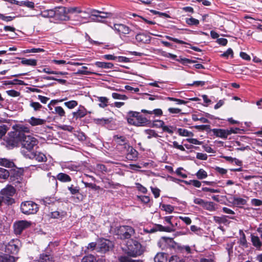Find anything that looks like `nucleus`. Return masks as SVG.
Listing matches in <instances>:
<instances>
[{
	"instance_id": "nucleus-1",
	"label": "nucleus",
	"mask_w": 262,
	"mask_h": 262,
	"mask_svg": "<svg viewBox=\"0 0 262 262\" xmlns=\"http://www.w3.org/2000/svg\"><path fill=\"white\" fill-rule=\"evenodd\" d=\"M127 253L130 256L136 257L141 255L143 251V248L140 243L132 239H129L126 243Z\"/></svg>"
},
{
	"instance_id": "nucleus-2",
	"label": "nucleus",
	"mask_w": 262,
	"mask_h": 262,
	"mask_svg": "<svg viewBox=\"0 0 262 262\" xmlns=\"http://www.w3.org/2000/svg\"><path fill=\"white\" fill-rule=\"evenodd\" d=\"M127 122L129 124L137 126H145L148 123V120L140 115L139 112L130 111L128 113Z\"/></svg>"
},
{
	"instance_id": "nucleus-3",
	"label": "nucleus",
	"mask_w": 262,
	"mask_h": 262,
	"mask_svg": "<svg viewBox=\"0 0 262 262\" xmlns=\"http://www.w3.org/2000/svg\"><path fill=\"white\" fill-rule=\"evenodd\" d=\"M21 136L19 132H11L8 134V137L5 140L4 144L9 149L17 146L23 139Z\"/></svg>"
},
{
	"instance_id": "nucleus-4",
	"label": "nucleus",
	"mask_w": 262,
	"mask_h": 262,
	"mask_svg": "<svg viewBox=\"0 0 262 262\" xmlns=\"http://www.w3.org/2000/svg\"><path fill=\"white\" fill-rule=\"evenodd\" d=\"M38 209V205L33 201H25L20 204L21 212L26 215L36 214Z\"/></svg>"
},
{
	"instance_id": "nucleus-5",
	"label": "nucleus",
	"mask_w": 262,
	"mask_h": 262,
	"mask_svg": "<svg viewBox=\"0 0 262 262\" xmlns=\"http://www.w3.org/2000/svg\"><path fill=\"white\" fill-rule=\"evenodd\" d=\"M111 27L122 39H126L127 35L130 34L133 32V30L128 26L123 24H115Z\"/></svg>"
},
{
	"instance_id": "nucleus-6",
	"label": "nucleus",
	"mask_w": 262,
	"mask_h": 262,
	"mask_svg": "<svg viewBox=\"0 0 262 262\" xmlns=\"http://www.w3.org/2000/svg\"><path fill=\"white\" fill-rule=\"evenodd\" d=\"M21 144L22 147L24 149H27V151H25L24 150H22L24 152L29 153L32 152L31 150L33 148L37 146L38 144V140L34 137L31 135H28L26 137L23 138L22 139Z\"/></svg>"
},
{
	"instance_id": "nucleus-7",
	"label": "nucleus",
	"mask_w": 262,
	"mask_h": 262,
	"mask_svg": "<svg viewBox=\"0 0 262 262\" xmlns=\"http://www.w3.org/2000/svg\"><path fill=\"white\" fill-rule=\"evenodd\" d=\"M21 246V243L18 239H13L5 246V251L9 254H16Z\"/></svg>"
},
{
	"instance_id": "nucleus-8",
	"label": "nucleus",
	"mask_w": 262,
	"mask_h": 262,
	"mask_svg": "<svg viewBox=\"0 0 262 262\" xmlns=\"http://www.w3.org/2000/svg\"><path fill=\"white\" fill-rule=\"evenodd\" d=\"M134 233V229L129 226H120L117 230V234L122 239H129Z\"/></svg>"
},
{
	"instance_id": "nucleus-9",
	"label": "nucleus",
	"mask_w": 262,
	"mask_h": 262,
	"mask_svg": "<svg viewBox=\"0 0 262 262\" xmlns=\"http://www.w3.org/2000/svg\"><path fill=\"white\" fill-rule=\"evenodd\" d=\"M113 247L112 243L109 240L101 239L97 242V251L105 253L108 251Z\"/></svg>"
},
{
	"instance_id": "nucleus-10",
	"label": "nucleus",
	"mask_w": 262,
	"mask_h": 262,
	"mask_svg": "<svg viewBox=\"0 0 262 262\" xmlns=\"http://www.w3.org/2000/svg\"><path fill=\"white\" fill-rule=\"evenodd\" d=\"M22 154L26 158L34 159L39 162H46L47 159V157L43 153L38 151H32L29 153L24 152L23 151Z\"/></svg>"
},
{
	"instance_id": "nucleus-11",
	"label": "nucleus",
	"mask_w": 262,
	"mask_h": 262,
	"mask_svg": "<svg viewBox=\"0 0 262 262\" xmlns=\"http://www.w3.org/2000/svg\"><path fill=\"white\" fill-rule=\"evenodd\" d=\"M31 222L26 220L18 221L14 223V231L16 234H20L23 231L31 226Z\"/></svg>"
},
{
	"instance_id": "nucleus-12",
	"label": "nucleus",
	"mask_w": 262,
	"mask_h": 262,
	"mask_svg": "<svg viewBox=\"0 0 262 262\" xmlns=\"http://www.w3.org/2000/svg\"><path fill=\"white\" fill-rule=\"evenodd\" d=\"M55 16L56 19L61 20H69V18L67 16L68 11H66V8L64 7H57L54 8Z\"/></svg>"
},
{
	"instance_id": "nucleus-13",
	"label": "nucleus",
	"mask_w": 262,
	"mask_h": 262,
	"mask_svg": "<svg viewBox=\"0 0 262 262\" xmlns=\"http://www.w3.org/2000/svg\"><path fill=\"white\" fill-rule=\"evenodd\" d=\"M126 149V158L128 160H136L138 157V152L132 146L129 144H125V148Z\"/></svg>"
},
{
	"instance_id": "nucleus-14",
	"label": "nucleus",
	"mask_w": 262,
	"mask_h": 262,
	"mask_svg": "<svg viewBox=\"0 0 262 262\" xmlns=\"http://www.w3.org/2000/svg\"><path fill=\"white\" fill-rule=\"evenodd\" d=\"M72 114L73 118L77 120L85 117L87 114V110L84 106L80 105L77 110L73 112Z\"/></svg>"
},
{
	"instance_id": "nucleus-15",
	"label": "nucleus",
	"mask_w": 262,
	"mask_h": 262,
	"mask_svg": "<svg viewBox=\"0 0 262 262\" xmlns=\"http://www.w3.org/2000/svg\"><path fill=\"white\" fill-rule=\"evenodd\" d=\"M26 121L32 126L43 125L45 124L47 122L46 119L37 118L33 116L27 120Z\"/></svg>"
},
{
	"instance_id": "nucleus-16",
	"label": "nucleus",
	"mask_w": 262,
	"mask_h": 262,
	"mask_svg": "<svg viewBox=\"0 0 262 262\" xmlns=\"http://www.w3.org/2000/svg\"><path fill=\"white\" fill-rule=\"evenodd\" d=\"M211 132L216 137H219L223 139H226L228 136L227 129L221 128H213Z\"/></svg>"
},
{
	"instance_id": "nucleus-17",
	"label": "nucleus",
	"mask_w": 262,
	"mask_h": 262,
	"mask_svg": "<svg viewBox=\"0 0 262 262\" xmlns=\"http://www.w3.org/2000/svg\"><path fill=\"white\" fill-rule=\"evenodd\" d=\"M136 40L141 43H148L150 41V37L145 34L139 33L136 36Z\"/></svg>"
},
{
	"instance_id": "nucleus-18",
	"label": "nucleus",
	"mask_w": 262,
	"mask_h": 262,
	"mask_svg": "<svg viewBox=\"0 0 262 262\" xmlns=\"http://www.w3.org/2000/svg\"><path fill=\"white\" fill-rule=\"evenodd\" d=\"M34 16L38 18H39L40 16L44 18H53L55 16L54 8L45 10L42 11L40 14Z\"/></svg>"
},
{
	"instance_id": "nucleus-19",
	"label": "nucleus",
	"mask_w": 262,
	"mask_h": 262,
	"mask_svg": "<svg viewBox=\"0 0 262 262\" xmlns=\"http://www.w3.org/2000/svg\"><path fill=\"white\" fill-rule=\"evenodd\" d=\"M95 65L98 68L105 69H111L114 68L113 63L108 62L96 61L95 62Z\"/></svg>"
},
{
	"instance_id": "nucleus-20",
	"label": "nucleus",
	"mask_w": 262,
	"mask_h": 262,
	"mask_svg": "<svg viewBox=\"0 0 262 262\" xmlns=\"http://www.w3.org/2000/svg\"><path fill=\"white\" fill-rule=\"evenodd\" d=\"M239 234L240 238L238 241V244L243 248H247L248 247V242L247 241L246 235L243 230H239Z\"/></svg>"
},
{
	"instance_id": "nucleus-21",
	"label": "nucleus",
	"mask_w": 262,
	"mask_h": 262,
	"mask_svg": "<svg viewBox=\"0 0 262 262\" xmlns=\"http://www.w3.org/2000/svg\"><path fill=\"white\" fill-rule=\"evenodd\" d=\"M15 132H19L21 135V138L23 139V138L27 136L25 135V133H29L30 132V127L27 126L21 125L19 126H18V128Z\"/></svg>"
},
{
	"instance_id": "nucleus-22",
	"label": "nucleus",
	"mask_w": 262,
	"mask_h": 262,
	"mask_svg": "<svg viewBox=\"0 0 262 262\" xmlns=\"http://www.w3.org/2000/svg\"><path fill=\"white\" fill-rule=\"evenodd\" d=\"M29 106L35 113L40 111L41 109L43 108V106L39 102L33 101L32 100L30 101Z\"/></svg>"
},
{
	"instance_id": "nucleus-23",
	"label": "nucleus",
	"mask_w": 262,
	"mask_h": 262,
	"mask_svg": "<svg viewBox=\"0 0 262 262\" xmlns=\"http://www.w3.org/2000/svg\"><path fill=\"white\" fill-rule=\"evenodd\" d=\"M251 241L253 246H254L257 249H260L262 245V244L259 239V237L257 236L251 234Z\"/></svg>"
},
{
	"instance_id": "nucleus-24",
	"label": "nucleus",
	"mask_w": 262,
	"mask_h": 262,
	"mask_svg": "<svg viewBox=\"0 0 262 262\" xmlns=\"http://www.w3.org/2000/svg\"><path fill=\"white\" fill-rule=\"evenodd\" d=\"M155 262H166L167 254L163 252L158 253L154 258Z\"/></svg>"
},
{
	"instance_id": "nucleus-25",
	"label": "nucleus",
	"mask_w": 262,
	"mask_h": 262,
	"mask_svg": "<svg viewBox=\"0 0 262 262\" xmlns=\"http://www.w3.org/2000/svg\"><path fill=\"white\" fill-rule=\"evenodd\" d=\"M232 200L233 204L238 207L244 205L247 203V200L246 199L239 197L233 196Z\"/></svg>"
},
{
	"instance_id": "nucleus-26",
	"label": "nucleus",
	"mask_w": 262,
	"mask_h": 262,
	"mask_svg": "<svg viewBox=\"0 0 262 262\" xmlns=\"http://www.w3.org/2000/svg\"><path fill=\"white\" fill-rule=\"evenodd\" d=\"M203 208L209 211H214L216 210V204L212 202L205 201Z\"/></svg>"
},
{
	"instance_id": "nucleus-27",
	"label": "nucleus",
	"mask_w": 262,
	"mask_h": 262,
	"mask_svg": "<svg viewBox=\"0 0 262 262\" xmlns=\"http://www.w3.org/2000/svg\"><path fill=\"white\" fill-rule=\"evenodd\" d=\"M57 179L62 182H69L71 181V177L64 173H59L56 176Z\"/></svg>"
},
{
	"instance_id": "nucleus-28",
	"label": "nucleus",
	"mask_w": 262,
	"mask_h": 262,
	"mask_svg": "<svg viewBox=\"0 0 262 262\" xmlns=\"http://www.w3.org/2000/svg\"><path fill=\"white\" fill-rule=\"evenodd\" d=\"M52 113L57 115L60 118L66 117V112L60 106H55L54 111L52 112Z\"/></svg>"
},
{
	"instance_id": "nucleus-29",
	"label": "nucleus",
	"mask_w": 262,
	"mask_h": 262,
	"mask_svg": "<svg viewBox=\"0 0 262 262\" xmlns=\"http://www.w3.org/2000/svg\"><path fill=\"white\" fill-rule=\"evenodd\" d=\"M178 224V222L177 221V220H176V222L174 224L172 223V225H171L170 227H165L162 225H160L159 229L161 231L170 232L171 231L174 230L176 227H178L179 226Z\"/></svg>"
},
{
	"instance_id": "nucleus-30",
	"label": "nucleus",
	"mask_w": 262,
	"mask_h": 262,
	"mask_svg": "<svg viewBox=\"0 0 262 262\" xmlns=\"http://www.w3.org/2000/svg\"><path fill=\"white\" fill-rule=\"evenodd\" d=\"M114 140L117 144L123 145L124 148H125V144H128L126 142L125 137L123 136H119L118 135L115 136L114 137Z\"/></svg>"
},
{
	"instance_id": "nucleus-31",
	"label": "nucleus",
	"mask_w": 262,
	"mask_h": 262,
	"mask_svg": "<svg viewBox=\"0 0 262 262\" xmlns=\"http://www.w3.org/2000/svg\"><path fill=\"white\" fill-rule=\"evenodd\" d=\"M0 165L8 168H12L14 166L12 161L5 158L0 159Z\"/></svg>"
},
{
	"instance_id": "nucleus-32",
	"label": "nucleus",
	"mask_w": 262,
	"mask_h": 262,
	"mask_svg": "<svg viewBox=\"0 0 262 262\" xmlns=\"http://www.w3.org/2000/svg\"><path fill=\"white\" fill-rule=\"evenodd\" d=\"M39 262H53V257L49 254H40L39 259Z\"/></svg>"
},
{
	"instance_id": "nucleus-33",
	"label": "nucleus",
	"mask_w": 262,
	"mask_h": 262,
	"mask_svg": "<svg viewBox=\"0 0 262 262\" xmlns=\"http://www.w3.org/2000/svg\"><path fill=\"white\" fill-rule=\"evenodd\" d=\"M15 258L9 254H5L0 256V262H15Z\"/></svg>"
},
{
	"instance_id": "nucleus-34",
	"label": "nucleus",
	"mask_w": 262,
	"mask_h": 262,
	"mask_svg": "<svg viewBox=\"0 0 262 262\" xmlns=\"http://www.w3.org/2000/svg\"><path fill=\"white\" fill-rule=\"evenodd\" d=\"M68 189L70 192V193L72 195L80 194L81 196L79 193L80 188L79 186H74V185L71 184L70 186L68 187Z\"/></svg>"
},
{
	"instance_id": "nucleus-35",
	"label": "nucleus",
	"mask_w": 262,
	"mask_h": 262,
	"mask_svg": "<svg viewBox=\"0 0 262 262\" xmlns=\"http://www.w3.org/2000/svg\"><path fill=\"white\" fill-rule=\"evenodd\" d=\"M21 63L24 65L34 67L37 64V60L34 59L23 58Z\"/></svg>"
},
{
	"instance_id": "nucleus-36",
	"label": "nucleus",
	"mask_w": 262,
	"mask_h": 262,
	"mask_svg": "<svg viewBox=\"0 0 262 262\" xmlns=\"http://www.w3.org/2000/svg\"><path fill=\"white\" fill-rule=\"evenodd\" d=\"M141 112L143 113H147L148 114H154L155 115H156L157 116H161L163 113L162 110L160 109V108L155 109L153 111H147V110L143 109L141 110Z\"/></svg>"
},
{
	"instance_id": "nucleus-37",
	"label": "nucleus",
	"mask_w": 262,
	"mask_h": 262,
	"mask_svg": "<svg viewBox=\"0 0 262 262\" xmlns=\"http://www.w3.org/2000/svg\"><path fill=\"white\" fill-rule=\"evenodd\" d=\"M178 133L179 135L184 137H190L193 136V134L192 132L188 131L186 129L183 128H178Z\"/></svg>"
},
{
	"instance_id": "nucleus-38",
	"label": "nucleus",
	"mask_w": 262,
	"mask_h": 262,
	"mask_svg": "<svg viewBox=\"0 0 262 262\" xmlns=\"http://www.w3.org/2000/svg\"><path fill=\"white\" fill-rule=\"evenodd\" d=\"M145 134L147 136L148 139H150L152 137L157 138L159 137L156 132L153 129H148L144 130Z\"/></svg>"
},
{
	"instance_id": "nucleus-39",
	"label": "nucleus",
	"mask_w": 262,
	"mask_h": 262,
	"mask_svg": "<svg viewBox=\"0 0 262 262\" xmlns=\"http://www.w3.org/2000/svg\"><path fill=\"white\" fill-rule=\"evenodd\" d=\"M119 260L120 262H142L141 260H133L128 256L126 255L120 256L119 257Z\"/></svg>"
},
{
	"instance_id": "nucleus-40",
	"label": "nucleus",
	"mask_w": 262,
	"mask_h": 262,
	"mask_svg": "<svg viewBox=\"0 0 262 262\" xmlns=\"http://www.w3.org/2000/svg\"><path fill=\"white\" fill-rule=\"evenodd\" d=\"M99 13H101L100 11L93 9H89L88 12L84 11L83 12L84 14H88L89 15L95 17L96 18H98Z\"/></svg>"
},
{
	"instance_id": "nucleus-41",
	"label": "nucleus",
	"mask_w": 262,
	"mask_h": 262,
	"mask_svg": "<svg viewBox=\"0 0 262 262\" xmlns=\"http://www.w3.org/2000/svg\"><path fill=\"white\" fill-rule=\"evenodd\" d=\"M64 105L69 109H73L78 105V102L75 100H70L65 102Z\"/></svg>"
},
{
	"instance_id": "nucleus-42",
	"label": "nucleus",
	"mask_w": 262,
	"mask_h": 262,
	"mask_svg": "<svg viewBox=\"0 0 262 262\" xmlns=\"http://www.w3.org/2000/svg\"><path fill=\"white\" fill-rule=\"evenodd\" d=\"M98 101L100 102L99 106L102 108L107 106L108 99L105 97H100L98 98Z\"/></svg>"
},
{
	"instance_id": "nucleus-43",
	"label": "nucleus",
	"mask_w": 262,
	"mask_h": 262,
	"mask_svg": "<svg viewBox=\"0 0 262 262\" xmlns=\"http://www.w3.org/2000/svg\"><path fill=\"white\" fill-rule=\"evenodd\" d=\"M186 23L189 26H198L199 24V20L193 17L186 19Z\"/></svg>"
},
{
	"instance_id": "nucleus-44",
	"label": "nucleus",
	"mask_w": 262,
	"mask_h": 262,
	"mask_svg": "<svg viewBox=\"0 0 262 262\" xmlns=\"http://www.w3.org/2000/svg\"><path fill=\"white\" fill-rule=\"evenodd\" d=\"M196 176L199 179H203L207 177V173L203 169H200L196 173Z\"/></svg>"
},
{
	"instance_id": "nucleus-45",
	"label": "nucleus",
	"mask_w": 262,
	"mask_h": 262,
	"mask_svg": "<svg viewBox=\"0 0 262 262\" xmlns=\"http://www.w3.org/2000/svg\"><path fill=\"white\" fill-rule=\"evenodd\" d=\"M9 174L8 170L0 167V178L5 180L9 177Z\"/></svg>"
},
{
	"instance_id": "nucleus-46",
	"label": "nucleus",
	"mask_w": 262,
	"mask_h": 262,
	"mask_svg": "<svg viewBox=\"0 0 262 262\" xmlns=\"http://www.w3.org/2000/svg\"><path fill=\"white\" fill-rule=\"evenodd\" d=\"M81 262H97L96 257L93 255H89L84 256L81 260Z\"/></svg>"
},
{
	"instance_id": "nucleus-47",
	"label": "nucleus",
	"mask_w": 262,
	"mask_h": 262,
	"mask_svg": "<svg viewBox=\"0 0 262 262\" xmlns=\"http://www.w3.org/2000/svg\"><path fill=\"white\" fill-rule=\"evenodd\" d=\"M112 97L115 99H119L126 100L128 99V97L125 95H122L117 93H112Z\"/></svg>"
},
{
	"instance_id": "nucleus-48",
	"label": "nucleus",
	"mask_w": 262,
	"mask_h": 262,
	"mask_svg": "<svg viewBox=\"0 0 262 262\" xmlns=\"http://www.w3.org/2000/svg\"><path fill=\"white\" fill-rule=\"evenodd\" d=\"M82 183L84 184L85 187L90 188L93 190H97L100 189V187L99 186H97L95 184L84 182L82 181Z\"/></svg>"
},
{
	"instance_id": "nucleus-49",
	"label": "nucleus",
	"mask_w": 262,
	"mask_h": 262,
	"mask_svg": "<svg viewBox=\"0 0 262 262\" xmlns=\"http://www.w3.org/2000/svg\"><path fill=\"white\" fill-rule=\"evenodd\" d=\"M166 99L167 100H170V101H174L176 102V104H177V105L185 104L187 102V101H186L185 100H182V99H177V98H173V97H168Z\"/></svg>"
},
{
	"instance_id": "nucleus-50",
	"label": "nucleus",
	"mask_w": 262,
	"mask_h": 262,
	"mask_svg": "<svg viewBox=\"0 0 262 262\" xmlns=\"http://www.w3.org/2000/svg\"><path fill=\"white\" fill-rule=\"evenodd\" d=\"M84 11L81 10V9L79 7H71L68 9V13H83Z\"/></svg>"
},
{
	"instance_id": "nucleus-51",
	"label": "nucleus",
	"mask_w": 262,
	"mask_h": 262,
	"mask_svg": "<svg viewBox=\"0 0 262 262\" xmlns=\"http://www.w3.org/2000/svg\"><path fill=\"white\" fill-rule=\"evenodd\" d=\"M76 74H79V75H90V74L99 75L98 74H97L95 72H92V71H88V70H84L82 68H81V69L78 70L77 71V72H76Z\"/></svg>"
},
{
	"instance_id": "nucleus-52",
	"label": "nucleus",
	"mask_w": 262,
	"mask_h": 262,
	"mask_svg": "<svg viewBox=\"0 0 262 262\" xmlns=\"http://www.w3.org/2000/svg\"><path fill=\"white\" fill-rule=\"evenodd\" d=\"M94 122L97 124L104 125L105 124L108 123L110 122V120L108 119L98 118L95 119Z\"/></svg>"
},
{
	"instance_id": "nucleus-53",
	"label": "nucleus",
	"mask_w": 262,
	"mask_h": 262,
	"mask_svg": "<svg viewBox=\"0 0 262 262\" xmlns=\"http://www.w3.org/2000/svg\"><path fill=\"white\" fill-rule=\"evenodd\" d=\"M100 12L101 13H99L98 18H100L101 19L111 17L113 16V14L111 12H106L103 11H100Z\"/></svg>"
},
{
	"instance_id": "nucleus-54",
	"label": "nucleus",
	"mask_w": 262,
	"mask_h": 262,
	"mask_svg": "<svg viewBox=\"0 0 262 262\" xmlns=\"http://www.w3.org/2000/svg\"><path fill=\"white\" fill-rule=\"evenodd\" d=\"M192 118L193 121H200L202 123H204L209 122V120L207 119L204 117H199V116L196 115H193Z\"/></svg>"
},
{
	"instance_id": "nucleus-55",
	"label": "nucleus",
	"mask_w": 262,
	"mask_h": 262,
	"mask_svg": "<svg viewBox=\"0 0 262 262\" xmlns=\"http://www.w3.org/2000/svg\"><path fill=\"white\" fill-rule=\"evenodd\" d=\"M169 262H185V260L177 255H172L170 257Z\"/></svg>"
},
{
	"instance_id": "nucleus-56",
	"label": "nucleus",
	"mask_w": 262,
	"mask_h": 262,
	"mask_svg": "<svg viewBox=\"0 0 262 262\" xmlns=\"http://www.w3.org/2000/svg\"><path fill=\"white\" fill-rule=\"evenodd\" d=\"M162 209L169 213H172L174 210V207L170 205L163 204L162 206Z\"/></svg>"
},
{
	"instance_id": "nucleus-57",
	"label": "nucleus",
	"mask_w": 262,
	"mask_h": 262,
	"mask_svg": "<svg viewBox=\"0 0 262 262\" xmlns=\"http://www.w3.org/2000/svg\"><path fill=\"white\" fill-rule=\"evenodd\" d=\"M213 220L215 223L218 224L225 223L227 222L225 216H214Z\"/></svg>"
},
{
	"instance_id": "nucleus-58",
	"label": "nucleus",
	"mask_w": 262,
	"mask_h": 262,
	"mask_svg": "<svg viewBox=\"0 0 262 262\" xmlns=\"http://www.w3.org/2000/svg\"><path fill=\"white\" fill-rule=\"evenodd\" d=\"M150 11L154 14H158L160 17L170 18V16L166 13L161 12L154 10H150Z\"/></svg>"
},
{
	"instance_id": "nucleus-59",
	"label": "nucleus",
	"mask_w": 262,
	"mask_h": 262,
	"mask_svg": "<svg viewBox=\"0 0 262 262\" xmlns=\"http://www.w3.org/2000/svg\"><path fill=\"white\" fill-rule=\"evenodd\" d=\"M222 57L228 58L229 56L233 57V52L232 49L229 48L226 52L221 55Z\"/></svg>"
},
{
	"instance_id": "nucleus-60",
	"label": "nucleus",
	"mask_w": 262,
	"mask_h": 262,
	"mask_svg": "<svg viewBox=\"0 0 262 262\" xmlns=\"http://www.w3.org/2000/svg\"><path fill=\"white\" fill-rule=\"evenodd\" d=\"M178 219L181 220L184 223H185L187 225H190L191 223V220L189 217L188 216H180L177 217Z\"/></svg>"
},
{
	"instance_id": "nucleus-61",
	"label": "nucleus",
	"mask_w": 262,
	"mask_h": 262,
	"mask_svg": "<svg viewBox=\"0 0 262 262\" xmlns=\"http://www.w3.org/2000/svg\"><path fill=\"white\" fill-rule=\"evenodd\" d=\"M164 220L165 222L168 223L171 226L172 222L174 220H177L178 217H174L173 216H168L164 217Z\"/></svg>"
},
{
	"instance_id": "nucleus-62",
	"label": "nucleus",
	"mask_w": 262,
	"mask_h": 262,
	"mask_svg": "<svg viewBox=\"0 0 262 262\" xmlns=\"http://www.w3.org/2000/svg\"><path fill=\"white\" fill-rule=\"evenodd\" d=\"M15 17L11 16H5L0 13V19L5 21H10L12 20Z\"/></svg>"
},
{
	"instance_id": "nucleus-63",
	"label": "nucleus",
	"mask_w": 262,
	"mask_h": 262,
	"mask_svg": "<svg viewBox=\"0 0 262 262\" xmlns=\"http://www.w3.org/2000/svg\"><path fill=\"white\" fill-rule=\"evenodd\" d=\"M174 128L171 126L164 125L163 127V130L167 132L169 134H172L174 132Z\"/></svg>"
},
{
	"instance_id": "nucleus-64",
	"label": "nucleus",
	"mask_w": 262,
	"mask_h": 262,
	"mask_svg": "<svg viewBox=\"0 0 262 262\" xmlns=\"http://www.w3.org/2000/svg\"><path fill=\"white\" fill-rule=\"evenodd\" d=\"M136 185L137 189L140 192L143 193H146L147 192V189L144 186L142 185L141 184L137 183H136Z\"/></svg>"
}]
</instances>
